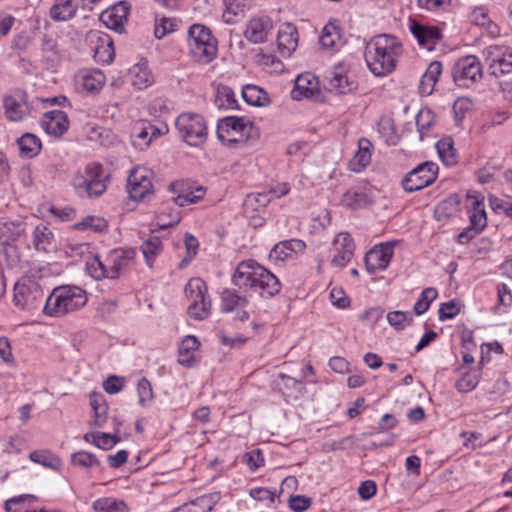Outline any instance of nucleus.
Instances as JSON below:
<instances>
[{"label": "nucleus", "instance_id": "1", "mask_svg": "<svg viewBox=\"0 0 512 512\" xmlns=\"http://www.w3.org/2000/svg\"><path fill=\"white\" fill-rule=\"evenodd\" d=\"M232 283L239 289L257 292L271 298L281 290L279 279L254 260L241 261L232 276Z\"/></svg>", "mask_w": 512, "mask_h": 512}, {"label": "nucleus", "instance_id": "2", "mask_svg": "<svg viewBox=\"0 0 512 512\" xmlns=\"http://www.w3.org/2000/svg\"><path fill=\"white\" fill-rule=\"evenodd\" d=\"M401 47L396 37L382 34L374 37L366 46L364 57L375 76H386L395 68L396 51Z\"/></svg>", "mask_w": 512, "mask_h": 512}, {"label": "nucleus", "instance_id": "3", "mask_svg": "<svg viewBox=\"0 0 512 512\" xmlns=\"http://www.w3.org/2000/svg\"><path fill=\"white\" fill-rule=\"evenodd\" d=\"M86 302V292L80 287L60 286L47 298L43 312L48 316L60 317L82 308Z\"/></svg>", "mask_w": 512, "mask_h": 512}, {"label": "nucleus", "instance_id": "4", "mask_svg": "<svg viewBox=\"0 0 512 512\" xmlns=\"http://www.w3.org/2000/svg\"><path fill=\"white\" fill-rule=\"evenodd\" d=\"M260 132L246 117L226 116L218 120L217 138L229 146L238 142L255 141Z\"/></svg>", "mask_w": 512, "mask_h": 512}, {"label": "nucleus", "instance_id": "5", "mask_svg": "<svg viewBox=\"0 0 512 512\" xmlns=\"http://www.w3.org/2000/svg\"><path fill=\"white\" fill-rule=\"evenodd\" d=\"M188 44L191 56L200 63L207 64L217 55V40L204 25L193 24L189 28Z\"/></svg>", "mask_w": 512, "mask_h": 512}, {"label": "nucleus", "instance_id": "6", "mask_svg": "<svg viewBox=\"0 0 512 512\" xmlns=\"http://www.w3.org/2000/svg\"><path fill=\"white\" fill-rule=\"evenodd\" d=\"M104 169L100 163H89L84 174H78L73 179V185L80 196L89 198L99 197L106 190Z\"/></svg>", "mask_w": 512, "mask_h": 512}, {"label": "nucleus", "instance_id": "7", "mask_svg": "<svg viewBox=\"0 0 512 512\" xmlns=\"http://www.w3.org/2000/svg\"><path fill=\"white\" fill-rule=\"evenodd\" d=\"M175 125L182 139L190 146H199L207 139L208 128L199 114L183 113L177 117Z\"/></svg>", "mask_w": 512, "mask_h": 512}, {"label": "nucleus", "instance_id": "8", "mask_svg": "<svg viewBox=\"0 0 512 512\" xmlns=\"http://www.w3.org/2000/svg\"><path fill=\"white\" fill-rule=\"evenodd\" d=\"M185 293L190 300L189 315L196 320H204L211 309V301L207 298V286L201 278H192L185 286Z\"/></svg>", "mask_w": 512, "mask_h": 512}, {"label": "nucleus", "instance_id": "9", "mask_svg": "<svg viewBox=\"0 0 512 512\" xmlns=\"http://www.w3.org/2000/svg\"><path fill=\"white\" fill-rule=\"evenodd\" d=\"M438 176V165L432 161H425L410 172L402 180L403 189L412 193L431 185Z\"/></svg>", "mask_w": 512, "mask_h": 512}, {"label": "nucleus", "instance_id": "10", "mask_svg": "<svg viewBox=\"0 0 512 512\" xmlns=\"http://www.w3.org/2000/svg\"><path fill=\"white\" fill-rule=\"evenodd\" d=\"M452 77L459 87H470L482 78V64L474 55L460 58L453 66Z\"/></svg>", "mask_w": 512, "mask_h": 512}, {"label": "nucleus", "instance_id": "11", "mask_svg": "<svg viewBox=\"0 0 512 512\" xmlns=\"http://www.w3.org/2000/svg\"><path fill=\"white\" fill-rule=\"evenodd\" d=\"M153 172L146 167H135L127 179V192L135 201H141L154 193L152 184Z\"/></svg>", "mask_w": 512, "mask_h": 512}, {"label": "nucleus", "instance_id": "12", "mask_svg": "<svg viewBox=\"0 0 512 512\" xmlns=\"http://www.w3.org/2000/svg\"><path fill=\"white\" fill-rule=\"evenodd\" d=\"M483 53L491 75L500 77L512 71V50L510 48L492 45Z\"/></svg>", "mask_w": 512, "mask_h": 512}, {"label": "nucleus", "instance_id": "13", "mask_svg": "<svg viewBox=\"0 0 512 512\" xmlns=\"http://www.w3.org/2000/svg\"><path fill=\"white\" fill-rule=\"evenodd\" d=\"M470 225L459 233L457 239L460 244H466L475 238L487 225V216L483 200L474 199L469 215Z\"/></svg>", "mask_w": 512, "mask_h": 512}, {"label": "nucleus", "instance_id": "14", "mask_svg": "<svg viewBox=\"0 0 512 512\" xmlns=\"http://www.w3.org/2000/svg\"><path fill=\"white\" fill-rule=\"evenodd\" d=\"M333 257L331 264L335 267H345L353 258L355 243L347 232L337 234L332 243Z\"/></svg>", "mask_w": 512, "mask_h": 512}, {"label": "nucleus", "instance_id": "15", "mask_svg": "<svg viewBox=\"0 0 512 512\" xmlns=\"http://www.w3.org/2000/svg\"><path fill=\"white\" fill-rule=\"evenodd\" d=\"M393 256V245L392 243H381L370 249L365 257L366 270L373 274L376 271H382L386 269Z\"/></svg>", "mask_w": 512, "mask_h": 512}, {"label": "nucleus", "instance_id": "16", "mask_svg": "<svg viewBox=\"0 0 512 512\" xmlns=\"http://www.w3.org/2000/svg\"><path fill=\"white\" fill-rule=\"evenodd\" d=\"M5 116L13 122L23 120L30 114L27 102V94L24 91L17 90L3 99Z\"/></svg>", "mask_w": 512, "mask_h": 512}, {"label": "nucleus", "instance_id": "17", "mask_svg": "<svg viewBox=\"0 0 512 512\" xmlns=\"http://www.w3.org/2000/svg\"><path fill=\"white\" fill-rule=\"evenodd\" d=\"M409 29L418 44L429 51L433 50L442 39V33L438 27L424 25L414 19H410Z\"/></svg>", "mask_w": 512, "mask_h": 512}, {"label": "nucleus", "instance_id": "18", "mask_svg": "<svg viewBox=\"0 0 512 512\" xmlns=\"http://www.w3.org/2000/svg\"><path fill=\"white\" fill-rule=\"evenodd\" d=\"M43 292L38 284L28 281L18 282L14 287V297L13 302L15 306L23 308H31L34 307V302L37 298H42Z\"/></svg>", "mask_w": 512, "mask_h": 512}, {"label": "nucleus", "instance_id": "19", "mask_svg": "<svg viewBox=\"0 0 512 512\" xmlns=\"http://www.w3.org/2000/svg\"><path fill=\"white\" fill-rule=\"evenodd\" d=\"M272 29L273 22L268 16L254 17L247 23L244 36L249 42L260 44L267 41Z\"/></svg>", "mask_w": 512, "mask_h": 512}, {"label": "nucleus", "instance_id": "20", "mask_svg": "<svg viewBox=\"0 0 512 512\" xmlns=\"http://www.w3.org/2000/svg\"><path fill=\"white\" fill-rule=\"evenodd\" d=\"M135 255V250L131 248L115 249L110 252L106 259L109 264V278H118L133 263Z\"/></svg>", "mask_w": 512, "mask_h": 512}, {"label": "nucleus", "instance_id": "21", "mask_svg": "<svg viewBox=\"0 0 512 512\" xmlns=\"http://www.w3.org/2000/svg\"><path fill=\"white\" fill-rule=\"evenodd\" d=\"M130 6L126 2H119L100 15V20L110 29L121 32L124 23L128 20Z\"/></svg>", "mask_w": 512, "mask_h": 512}, {"label": "nucleus", "instance_id": "22", "mask_svg": "<svg viewBox=\"0 0 512 512\" xmlns=\"http://www.w3.org/2000/svg\"><path fill=\"white\" fill-rule=\"evenodd\" d=\"M41 126L47 134L59 137L68 130V116L61 110L48 111L41 119Z\"/></svg>", "mask_w": 512, "mask_h": 512}, {"label": "nucleus", "instance_id": "23", "mask_svg": "<svg viewBox=\"0 0 512 512\" xmlns=\"http://www.w3.org/2000/svg\"><path fill=\"white\" fill-rule=\"evenodd\" d=\"M105 81V75L98 69L81 70L76 76L78 89L92 94L99 92Z\"/></svg>", "mask_w": 512, "mask_h": 512}, {"label": "nucleus", "instance_id": "24", "mask_svg": "<svg viewBox=\"0 0 512 512\" xmlns=\"http://www.w3.org/2000/svg\"><path fill=\"white\" fill-rule=\"evenodd\" d=\"M298 45V31L291 23L281 25L277 33V46L283 57H289Z\"/></svg>", "mask_w": 512, "mask_h": 512}, {"label": "nucleus", "instance_id": "25", "mask_svg": "<svg viewBox=\"0 0 512 512\" xmlns=\"http://www.w3.org/2000/svg\"><path fill=\"white\" fill-rule=\"evenodd\" d=\"M306 245L300 239H290L277 243L270 251V259L276 261H285L293 258L300 252H303Z\"/></svg>", "mask_w": 512, "mask_h": 512}, {"label": "nucleus", "instance_id": "26", "mask_svg": "<svg viewBox=\"0 0 512 512\" xmlns=\"http://www.w3.org/2000/svg\"><path fill=\"white\" fill-rule=\"evenodd\" d=\"M200 346V342L193 335L186 336L178 349L179 358L178 362L182 366L192 367L196 364L197 359L195 357V352L198 350Z\"/></svg>", "mask_w": 512, "mask_h": 512}, {"label": "nucleus", "instance_id": "27", "mask_svg": "<svg viewBox=\"0 0 512 512\" xmlns=\"http://www.w3.org/2000/svg\"><path fill=\"white\" fill-rule=\"evenodd\" d=\"M33 246L40 252H51L55 248L53 232L44 224H39L33 231Z\"/></svg>", "mask_w": 512, "mask_h": 512}, {"label": "nucleus", "instance_id": "28", "mask_svg": "<svg viewBox=\"0 0 512 512\" xmlns=\"http://www.w3.org/2000/svg\"><path fill=\"white\" fill-rule=\"evenodd\" d=\"M441 73L442 63L439 61L431 62L420 80L419 92L422 95H431Z\"/></svg>", "mask_w": 512, "mask_h": 512}, {"label": "nucleus", "instance_id": "29", "mask_svg": "<svg viewBox=\"0 0 512 512\" xmlns=\"http://www.w3.org/2000/svg\"><path fill=\"white\" fill-rule=\"evenodd\" d=\"M94 59L97 62L109 64L114 60L115 51L113 41L107 34L97 36L96 45L93 48Z\"/></svg>", "mask_w": 512, "mask_h": 512}, {"label": "nucleus", "instance_id": "30", "mask_svg": "<svg viewBox=\"0 0 512 512\" xmlns=\"http://www.w3.org/2000/svg\"><path fill=\"white\" fill-rule=\"evenodd\" d=\"M460 197L457 194H451L442 200L434 210V217L437 221H447L457 215L459 212Z\"/></svg>", "mask_w": 512, "mask_h": 512}, {"label": "nucleus", "instance_id": "31", "mask_svg": "<svg viewBox=\"0 0 512 512\" xmlns=\"http://www.w3.org/2000/svg\"><path fill=\"white\" fill-rule=\"evenodd\" d=\"M242 97L244 101L251 106L265 107L270 104L268 93L256 85H245L242 89Z\"/></svg>", "mask_w": 512, "mask_h": 512}, {"label": "nucleus", "instance_id": "32", "mask_svg": "<svg viewBox=\"0 0 512 512\" xmlns=\"http://www.w3.org/2000/svg\"><path fill=\"white\" fill-rule=\"evenodd\" d=\"M371 147L372 144L367 138H361L358 141V151L350 162L352 171H362L371 161Z\"/></svg>", "mask_w": 512, "mask_h": 512}, {"label": "nucleus", "instance_id": "33", "mask_svg": "<svg viewBox=\"0 0 512 512\" xmlns=\"http://www.w3.org/2000/svg\"><path fill=\"white\" fill-rule=\"evenodd\" d=\"M157 129L150 123H141L133 128V145L139 149L149 146L153 137L157 135Z\"/></svg>", "mask_w": 512, "mask_h": 512}, {"label": "nucleus", "instance_id": "34", "mask_svg": "<svg viewBox=\"0 0 512 512\" xmlns=\"http://www.w3.org/2000/svg\"><path fill=\"white\" fill-rule=\"evenodd\" d=\"M20 154L25 158H33L37 156L42 148L40 139L32 134L25 133L17 140Z\"/></svg>", "mask_w": 512, "mask_h": 512}, {"label": "nucleus", "instance_id": "35", "mask_svg": "<svg viewBox=\"0 0 512 512\" xmlns=\"http://www.w3.org/2000/svg\"><path fill=\"white\" fill-rule=\"evenodd\" d=\"M358 83L350 79L347 74L333 72L329 79V89L337 94H347L357 89Z\"/></svg>", "mask_w": 512, "mask_h": 512}, {"label": "nucleus", "instance_id": "36", "mask_svg": "<svg viewBox=\"0 0 512 512\" xmlns=\"http://www.w3.org/2000/svg\"><path fill=\"white\" fill-rule=\"evenodd\" d=\"M181 221V212L169 203L164 204L157 215V225L161 229H167L177 225Z\"/></svg>", "mask_w": 512, "mask_h": 512}, {"label": "nucleus", "instance_id": "37", "mask_svg": "<svg viewBox=\"0 0 512 512\" xmlns=\"http://www.w3.org/2000/svg\"><path fill=\"white\" fill-rule=\"evenodd\" d=\"M76 10L73 0H56L50 9V16L56 21H67L75 15Z\"/></svg>", "mask_w": 512, "mask_h": 512}, {"label": "nucleus", "instance_id": "38", "mask_svg": "<svg viewBox=\"0 0 512 512\" xmlns=\"http://www.w3.org/2000/svg\"><path fill=\"white\" fill-rule=\"evenodd\" d=\"M317 92V83L309 79V75H300L296 78L295 88L292 90V98L299 100L301 97L311 98Z\"/></svg>", "mask_w": 512, "mask_h": 512}, {"label": "nucleus", "instance_id": "39", "mask_svg": "<svg viewBox=\"0 0 512 512\" xmlns=\"http://www.w3.org/2000/svg\"><path fill=\"white\" fill-rule=\"evenodd\" d=\"M218 499V494H205L183 504V507L186 512H209L213 509Z\"/></svg>", "mask_w": 512, "mask_h": 512}, {"label": "nucleus", "instance_id": "40", "mask_svg": "<svg viewBox=\"0 0 512 512\" xmlns=\"http://www.w3.org/2000/svg\"><path fill=\"white\" fill-rule=\"evenodd\" d=\"M221 300V310L225 313L233 311L236 307L244 308L248 303L246 296L239 295L233 289H224L221 293Z\"/></svg>", "mask_w": 512, "mask_h": 512}, {"label": "nucleus", "instance_id": "41", "mask_svg": "<svg viewBox=\"0 0 512 512\" xmlns=\"http://www.w3.org/2000/svg\"><path fill=\"white\" fill-rule=\"evenodd\" d=\"M436 148L439 157L447 166H452L457 163V152L454 148V142L451 137H445L436 143Z\"/></svg>", "mask_w": 512, "mask_h": 512}, {"label": "nucleus", "instance_id": "42", "mask_svg": "<svg viewBox=\"0 0 512 512\" xmlns=\"http://www.w3.org/2000/svg\"><path fill=\"white\" fill-rule=\"evenodd\" d=\"M129 74L133 78L132 84L138 89L146 88L153 83V76L145 64L134 65Z\"/></svg>", "mask_w": 512, "mask_h": 512}, {"label": "nucleus", "instance_id": "43", "mask_svg": "<svg viewBox=\"0 0 512 512\" xmlns=\"http://www.w3.org/2000/svg\"><path fill=\"white\" fill-rule=\"evenodd\" d=\"M367 194L361 189L351 188L347 190L342 198L341 203L343 206L352 210L359 209L367 203Z\"/></svg>", "mask_w": 512, "mask_h": 512}, {"label": "nucleus", "instance_id": "44", "mask_svg": "<svg viewBox=\"0 0 512 512\" xmlns=\"http://www.w3.org/2000/svg\"><path fill=\"white\" fill-rule=\"evenodd\" d=\"M141 251L145 261L149 267L153 266V262L157 255L162 251V241L158 236H151L141 245Z\"/></svg>", "mask_w": 512, "mask_h": 512}, {"label": "nucleus", "instance_id": "45", "mask_svg": "<svg viewBox=\"0 0 512 512\" xmlns=\"http://www.w3.org/2000/svg\"><path fill=\"white\" fill-rule=\"evenodd\" d=\"M93 509L96 512H128V506L124 501L110 497H104L94 501Z\"/></svg>", "mask_w": 512, "mask_h": 512}, {"label": "nucleus", "instance_id": "46", "mask_svg": "<svg viewBox=\"0 0 512 512\" xmlns=\"http://www.w3.org/2000/svg\"><path fill=\"white\" fill-rule=\"evenodd\" d=\"M168 189L172 193L177 194V196L172 199L173 203L177 206L176 208L198 202V197L188 198V196L185 195L186 183L184 181L171 182Z\"/></svg>", "mask_w": 512, "mask_h": 512}, {"label": "nucleus", "instance_id": "47", "mask_svg": "<svg viewBox=\"0 0 512 512\" xmlns=\"http://www.w3.org/2000/svg\"><path fill=\"white\" fill-rule=\"evenodd\" d=\"M215 104L219 109H238V101L233 90L227 86L218 88Z\"/></svg>", "mask_w": 512, "mask_h": 512}, {"label": "nucleus", "instance_id": "48", "mask_svg": "<svg viewBox=\"0 0 512 512\" xmlns=\"http://www.w3.org/2000/svg\"><path fill=\"white\" fill-rule=\"evenodd\" d=\"M29 459L37 464L43 465L51 469H58L60 467V459L46 450H35L29 454Z\"/></svg>", "mask_w": 512, "mask_h": 512}, {"label": "nucleus", "instance_id": "49", "mask_svg": "<svg viewBox=\"0 0 512 512\" xmlns=\"http://www.w3.org/2000/svg\"><path fill=\"white\" fill-rule=\"evenodd\" d=\"M107 222L100 217L87 216L82 221L73 225V228L78 231L92 230L101 233L107 229Z\"/></svg>", "mask_w": 512, "mask_h": 512}, {"label": "nucleus", "instance_id": "50", "mask_svg": "<svg viewBox=\"0 0 512 512\" xmlns=\"http://www.w3.org/2000/svg\"><path fill=\"white\" fill-rule=\"evenodd\" d=\"M71 462L75 466L82 468L98 467L101 468V462L92 453L87 451H78L71 455Z\"/></svg>", "mask_w": 512, "mask_h": 512}, {"label": "nucleus", "instance_id": "51", "mask_svg": "<svg viewBox=\"0 0 512 512\" xmlns=\"http://www.w3.org/2000/svg\"><path fill=\"white\" fill-rule=\"evenodd\" d=\"M437 295H438V293L435 288H432V287L425 288L421 292L419 299L417 300V302L414 305L415 314L422 315L423 313H425L429 309L431 302L434 299H436Z\"/></svg>", "mask_w": 512, "mask_h": 512}, {"label": "nucleus", "instance_id": "52", "mask_svg": "<svg viewBox=\"0 0 512 512\" xmlns=\"http://www.w3.org/2000/svg\"><path fill=\"white\" fill-rule=\"evenodd\" d=\"M387 321L396 330H403L412 324L413 318L410 312L396 310L387 314Z\"/></svg>", "mask_w": 512, "mask_h": 512}, {"label": "nucleus", "instance_id": "53", "mask_svg": "<svg viewBox=\"0 0 512 512\" xmlns=\"http://www.w3.org/2000/svg\"><path fill=\"white\" fill-rule=\"evenodd\" d=\"M87 270L95 279L109 278V264H105L99 256H93L87 261Z\"/></svg>", "mask_w": 512, "mask_h": 512}, {"label": "nucleus", "instance_id": "54", "mask_svg": "<svg viewBox=\"0 0 512 512\" xmlns=\"http://www.w3.org/2000/svg\"><path fill=\"white\" fill-rule=\"evenodd\" d=\"M340 39L339 28L334 23H328L324 26L319 42L324 48H332L336 41Z\"/></svg>", "mask_w": 512, "mask_h": 512}, {"label": "nucleus", "instance_id": "55", "mask_svg": "<svg viewBox=\"0 0 512 512\" xmlns=\"http://www.w3.org/2000/svg\"><path fill=\"white\" fill-rule=\"evenodd\" d=\"M138 402L142 407H146L153 400V389L150 381L142 377L137 384Z\"/></svg>", "mask_w": 512, "mask_h": 512}, {"label": "nucleus", "instance_id": "56", "mask_svg": "<svg viewBox=\"0 0 512 512\" xmlns=\"http://www.w3.org/2000/svg\"><path fill=\"white\" fill-rule=\"evenodd\" d=\"M434 121L435 115L430 109H421L418 112L416 115V126L421 139L423 138L424 133L434 124Z\"/></svg>", "mask_w": 512, "mask_h": 512}, {"label": "nucleus", "instance_id": "57", "mask_svg": "<svg viewBox=\"0 0 512 512\" xmlns=\"http://www.w3.org/2000/svg\"><path fill=\"white\" fill-rule=\"evenodd\" d=\"M245 1L246 0H224L226 9L223 13V19L226 23H233V17L244 11Z\"/></svg>", "mask_w": 512, "mask_h": 512}, {"label": "nucleus", "instance_id": "58", "mask_svg": "<svg viewBox=\"0 0 512 512\" xmlns=\"http://www.w3.org/2000/svg\"><path fill=\"white\" fill-rule=\"evenodd\" d=\"M185 248L187 251V255L181 260L179 267H185L191 260L195 257L198 251L199 242L196 237H194L190 233L185 234L184 239Z\"/></svg>", "mask_w": 512, "mask_h": 512}, {"label": "nucleus", "instance_id": "59", "mask_svg": "<svg viewBox=\"0 0 512 512\" xmlns=\"http://www.w3.org/2000/svg\"><path fill=\"white\" fill-rule=\"evenodd\" d=\"M479 383V375L475 373H466L459 379L455 387L461 393H467L476 388Z\"/></svg>", "mask_w": 512, "mask_h": 512}, {"label": "nucleus", "instance_id": "60", "mask_svg": "<svg viewBox=\"0 0 512 512\" xmlns=\"http://www.w3.org/2000/svg\"><path fill=\"white\" fill-rule=\"evenodd\" d=\"M438 313L440 321L452 319L460 313L459 304L455 300L444 302L440 305Z\"/></svg>", "mask_w": 512, "mask_h": 512}, {"label": "nucleus", "instance_id": "61", "mask_svg": "<svg viewBox=\"0 0 512 512\" xmlns=\"http://www.w3.org/2000/svg\"><path fill=\"white\" fill-rule=\"evenodd\" d=\"M243 461L250 468V470H257L264 465V457L262 451L260 449H255L245 453L243 456Z\"/></svg>", "mask_w": 512, "mask_h": 512}, {"label": "nucleus", "instance_id": "62", "mask_svg": "<svg viewBox=\"0 0 512 512\" xmlns=\"http://www.w3.org/2000/svg\"><path fill=\"white\" fill-rule=\"evenodd\" d=\"M121 440L117 434H109L104 432H98V440L96 447L103 450H109Z\"/></svg>", "mask_w": 512, "mask_h": 512}, {"label": "nucleus", "instance_id": "63", "mask_svg": "<svg viewBox=\"0 0 512 512\" xmlns=\"http://www.w3.org/2000/svg\"><path fill=\"white\" fill-rule=\"evenodd\" d=\"M330 300L334 306L342 309L348 307L350 304L349 297L345 294L343 289L338 287H334L330 291Z\"/></svg>", "mask_w": 512, "mask_h": 512}, {"label": "nucleus", "instance_id": "64", "mask_svg": "<svg viewBox=\"0 0 512 512\" xmlns=\"http://www.w3.org/2000/svg\"><path fill=\"white\" fill-rule=\"evenodd\" d=\"M124 378L111 375L103 382V388L108 394H116L123 389Z\"/></svg>", "mask_w": 512, "mask_h": 512}]
</instances>
